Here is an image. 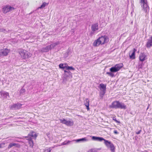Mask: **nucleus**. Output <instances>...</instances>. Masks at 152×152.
<instances>
[{"label":"nucleus","mask_w":152,"mask_h":152,"mask_svg":"<svg viewBox=\"0 0 152 152\" xmlns=\"http://www.w3.org/2000/svg\"><path fill=\"white\" fill-rule=\"evenodd\" d=\"M49 50H50V49L49 45L45 47L42 48L40 50V51L43 53L47 52Z\"/></svg>","instance_id":"obj_18"},{"label":"nucleus","mask_w":152,"mask_h":152,"mask_svg":"<svg viewBox=\"0 0 152 152\" xmlns=\"http://www.w3.org/2000/svg\"><path fill=\"white\" fill-rule=\"evenodd\" d=\"M100 44H101V43L99 38L95 40L93 43V45L94 46H98Z\"/></svg>","instance_id":"obj_24"},{"label":"nucleus","mask_w":152,"mask_h":152,"mask_svg":"<svg viewBox=\"0 0 152 152\" xmlns=\"http://www.w3.org/2000/svg\"><path fill=\"white\" fill-rule=\"evenodd\" d=\"M46 3L44 2L42 4L41 6V7H40V8H43L45 7L46 5Z\"/></svg>","instance_id":"obj_37"},{"label":"nucleus","mask_w":152,"mask_h":152,"mask_svg":"<svg viewBox=\"0 0 152 152\" xmlns=\"http://www.w3.org/2000/svg\"><path fill=\"white\" fill-rule=\"evenodd\" d=\"M98 26L97 23L93 24L91 26L92 31L90 32V34L91 36L94 34V32L98 30Z\"/></svg>","instance_id":"obj_9"},{"label":"nucleus","mask_w":152,"mask_h":152,"mask_svg":"<svg viewBox=\"0 0 152 152\" xmlns=\"http://www.w3.org/2000/svg\"><path fill=\"white\" fill-rule=\"evenodd\" d=\"M59 121L60 123L65 124L67 126H72L73 125V122L66 121L64 118L63 119H60Z\"/></svg>","instance_id":"obj_8"},{"label":"nucleus","mask_w":152,"mask_h":152,"mask_svg":"<svg viewBox=\"0 0 152 152\" xmlns=\"http://www.w3.org/2000/svg\"><path fill=\"white\" fill-rule=\"evenodd\" d=\"M99 39L101 41V45H103L107 42V39L108 38L107 36L104 35L101 36V37H99Z\"/></svg>","instance_id":"obj_11"},{"label":"nucleus","mask_w":152,"mask_h":152,"mask_svg":"<svg viewBox=\"0 0 152 152\" xmlns=\"http://www.w3.org/2000/svg\"><path fill=\"white\" fill-rule=\"evenodd\" d=\"M69 51H67L64 54V58H67L69 55Z\"/></svg>","instance_id":"obj_30"},{"label":"nucleus","mask_w":152,"mask_h":152,"mask_svg":"<svg viewBox=\"0 0 152 152\" xmlns=\"http://www.w3.org/2000/svg\"><path fill=\"white\" fill-rule=\"evenodd\" d=\"M145 46L148 48H149L152 47V35L149 38V39L147 40Z\"/></svg>","instance_id":"obj_13"},{"label":"nucleus","mask_w":152,"mask_h":152,"mask_svg":"<svg viewBox=\"0 0 152 152\" xmlns=\"http://www.w3.org/2000/svg\"><path fill=\"white\" fill-rule=\"evenodd\" d=\"M64 77L66 78L67 77H72V73L70 71H67L66 70H64Z\"/></svg>","instance_id":"obj_16"},{"label":"nucleus","mask_w":152,"mask_h":152,"mask_svg":"<svg viewBox=\"0 0 152 152\" xmlns=\"http://www.w3.org/2000/svg\"><path fill=\"white\" fill-rule=\"evenodd\" d=\"M106 74L107 75H108L111 77H113L115 76L114 74L113 73V72H107Z\"/></svg>","instance_id":"obj_32"},{"label":"nucleus","mask_w":152,"mask_h":152,"mask_svg":"<svg viewBox=\"0 0 152 152\" xmlns=\"http://www.w3.org/2000/svg\"><path fill=\"white\" fill-rule=\"evenodd\" d=\"M139 3L142 8V10L145 13H148L149 10V7L148 4L147 0H139Z\"/></svg>","instance_id":"obj_3"},{"label":"nucleus","mask_w":152,"mask_h":152,"mask_svg":"<svg viewBox=\"0 0 152 152\" xmlns=\"http://www.w3.org/2000/svg\"><path fill=\"white\" fill-rule=\"evenodd\" d=\"M113 120L115 121V122L118 124H120L121 122L120 121H118L117 120L116 118L115 117H113Z\"/></svg>","instance_id":"obj_35"},{"label":"nucleus","mask_w":152,"mask_h":152,"mask_svg":"<svg viewBox=\"0 0 152 152\" xmlns=\"http://www.w3.org/2000/svg\"><path fill=\"white\" fill-rule=\"evenodd\" d=\"M106 93V91H101L99 92V96L100 99H103L104 95Z\"/></svg>","instance_id":"obj_29"},{"label":"nucleus","mask_w":152,"mask_h":152,"mask_svg":"<svg viewBox=\"0 0 152 152\" xmlns=\"http://www.w3.org/2000/svg\"><path fill=\"white\" fill-rule=\"evenodd\" d=\"M1 145L0 144V148H1Z\"/></svg>","instance_id":"obj_41"},{"label":"nucleus","mask_w":152,"mask_h":152,"mask_svg":"<svg viewBox=\"0 0 152 152\" xmlns=\"http://www.w3.org/2000/svg\"><path fill=\"white\" fill-rule=\"evenodd\" d=\"M22 104L19 103L13 104L11 106V108L14 110H17L20 109L21 107Z\"/></svg>","instance_id":"obj_14"},{"label":"nucleus","mask_w":152,"mask_h":152,"mask_svg":"<svg viewBox=\"0 0 152 152\" xmlns=\"http://www.w3.org/2000/svg\"><path fill=\"white\" fill-rule=\"evenodd\" d=\"M10 50L7 48L0 50V57L7 56Z\"/></svg>","instance_id":"obj_10"},{"label":"nucleus","mask_w":152,"mask_h":152,"mask_svg":"<svg viewBox=\"0 0 152 152\" xmlns=\"http://www.w3.org/2000/svg\"><path fill=\"white\" fill-rule=\"evenodd\" d=\"M141 132V129H140L139 130L138 132H136L135 133L137 134H138L140 133Z\"/></svg>","instance_id":"obj_38"},{"label":"nucleus","mask_w":152,"mask_h":152,"mask_svg":"<svg viewBox=\"0 0 152 152\" xmlns=\"http://www.w3.org/2000/svg\"><path fill=\"white\" fill-rule=\"evenodd\" d=\"M104 143L108 148H109L111 152H115V147L113 144L110 141L107 140H105Z\"/></svg>","instance_id":"obj_5"},{"label":"nucleus","mask_w":152,"mask_h":152,"mask_svg":"<svg viewBox=\"0 0 152 152\" xmlns=\"http://www.w3.org/2000/svg\"><path fill=\"white\" fill-rule=\"evenodd\" d=\"M14 9V8L9 5H6L2 8V11L4 13H6Z\"/></svg>","instance_id":"obj_7"},{"label":"nucleus","mask_w":152,"mask_h":152,"mask_svg":"<svg viewBox=\"0 0 152 152\" xmlns=\"http://www.w3.org/2000/svg\"><path fill=\"white\" fill-rule=\"evenodd\" d=\"M146 56L144 53H141L140 54L139 58L140 60L143 62L146 59Z\"/></svg>","instance_id":"obj_17"},{"label":"nucleus","mask_w":152,"mask_h":152,"mask_svg":"<svg viewBox=\"0 0 152 152\" xmlns=\"http://www.w3.org/2000/svg\"><path fill=\"white\" fill-rule=\"evenodd\" d=\"M18 145H19V144L17 143H10L9 144V145L8 147V148L9 149H10L13 146H15L16 147H18Z\"/></svg>","instance_id":"obj_26"},{"label":"nucleus","mask_w":152,"mask_h":152,"mask_svg":"<svg viewBox=\"0 0 152 152\" xmlns=\"http://www.w3.org/2000/svg\"><path fill=\"white\" fill-rule=\"evenodd\" d=\"M113 132L115 134H119V132L116 130H114Z\"/></svg>","instance_id":"obj_40"},{"label":"nucleus","mask_w":152,"mask_h":152,"mask_svg":"<svg viewBox=\"0 0 152 152\" xmlns=\"http://www.w3.org/2000/svg\"><path fill=\"white\" fill-rule=\"evenodd\" d=\"M88 140L86 137L82 138L77 139L76 140H74L72 141H75L77 143L85 142Z\"/></svg>","instance_id":"obj_20"},{"label":"nucleus","mask_w":152,"mask_h":152,"mask_svg":"<svg viewBox=\"0 0 152 152\" xmlns=\"http://www.w3.org/2000/svg\"><path fill=\"white\" fill-rule=\"evenodd\" d=\"M144 65V64L142 62H139L138 64V69H142V66Z\"/></svg>","instance_id":"obj_31"},{"label":"nucleus","mask_w":152,"mask_h":152,"mask_svg":"<svg viewBox=\"0 0 152 152\" xmlns=\"http://www.w3.org/2000/svg\"><path fill=\"white\" fill-rule=\"evenodd\" d=\"M51 150H52L51 147H50L47 150V151L48 152H50Z\"/></svg>","instance_id":"obj_39"},{"label":"nucleus","mask_w":152,"mask_h":152,"mask_svg":"<svg viewBox=\"0 0 152 152\" xmlns=\"http://www.w3.org/2000/svg\"><path fill=\"white\" fill-rule=\"evenodd\" d=\"M66 70L67 71H69L70 70L74 71L75 70V69L72 66H69L67 64Z\"/></svg>","instance_id":"obj_27"},{"label":"nucleus","mask_w":152,"mask_h":152,"mask_svg":"<svg viewBox=\"0 0 152 152\" xmlns=\"http://www.w3.org/2000/svg\"><path fill=\"white\" fill-rule=\"evenodd\" d=\"M123 65L122 63L116 64L114 66L111 67L110 69V71L112 72H116L118 71L122 67Z\"/></svg>","instance_id":"obj_6"},{"label":"nucleus","mask_w":152,"mask_h":152,"mask_svg":"<svg viewBox=\"0 0 152 152\" xmlns=\"http://www.w3.org/2000/svg\"><path fill=\"white\" fill-rule=\"evenodd\" d=\"M19 53L21 58L23 59H27L30 57L31 54L25 50H22L19 51Z\"/></svg>","instance_id":"obj_4"},{"label":"nucleus","mask_w":152,"mask_h":152,"mask_svg":"<svg viewBox=\"0 0 152 152\" xmlns=\"http://www.w3.org/2000/svg\"><path fill=\"white\" fill-rule=\"evenodd\" d=\"M100 89L101 91H106V85L103 83H101L99 84Z\"/></svg>","instance_id":"obj_23"},{"label":"nucleus","mask_w":152,"mask_h":152,"mask_svg":"<svg viewBox=\"0 0 152 152\" xmlns=\"http://www.w3.org/2000/svg\"><path fill=\"white\" fill-rule=\"evenodd\" d=\"M1 32H3L4 33H6L7 32H9V30H8V31H7V30H6V29H4V28H2V29H1Z\"/></svg>","instance_id":"obj_36"},{"label":"nucleus","mask_w":152,"mask_h":152,"mask_svg":"<svg viewBox=\"0 0 152 152\" xmlns=\"http://www.w3.org/2000/svg\"><path fill=\"white\" fill-rule=\"evenodd\" d=\"M23 87L21 89L20 91V95L23 94L25 91V90L23 88Z\"/></svg>","instance_id":"obj_33"},{"label":"nucleus","mask_w":152,"mask_h":152,"mask_svg":"<svg viewBox=\"0 0 152 152\" xmlns=\"http://www.w3.org/2000/svg\"><path fill=\"white\" fill-rule=\"evenodd\" d=\"M137 51V50L135 48H134L132 51V53L131 55H129L130 58L132 59H135V53Z\"/></svg>","instance_id":"obj_21"},{"label":"nucleus","mask_w":152,"mask_h":152,"mask_svg":"<svg viewBox=\"0 0 152 152\" xmlns=\"http://www.w3.org/2000/svg\"><path fill=\"white\" fill-rule=\"evenodd\" d=\"M60 42L59 41L57 42H53L50 45H49L50 50L54 49L56 48L57 46L59 45Z\"/></svg>","instance_id":"obj_19"},{"label":"nucleus","mask_w":152,"mask_h":152,"mask_svg":"<svg viewBox=\"0 0 152 152\" xmlns=\"http://www.w3.org/2000/svg\"><path fill=\"white\" fill-rule=\"evenodd\" d=\"M109 107L110 108L121 109L124 110H125L127 108L126 105L124 103L117 101L113 102L111 104L109 105Z\"/></svg>","instance_id":"obj_1"},{"label":"nucleus","mask_w":152,"mask_h":152,"mask_svg":"<svg viewBox=\"0 0 152 152\" xmlns=\"http://www.w3.org/2000/svg\"><path fill=\"white\" fill-rule=\"evenodd\" d=\"M67 64H60L59 65V68L60 69H63L64 70L66 69Z\"/></svg>","instance_id":"obj_25"},{"label":"nucleus","mask_w":152,"mask_h":152,"mask_svg":"<svg viewBox=\"0 0 152 152\" xmlns=\"http://www.w3.org/2000/svg\"><path fill=\"white\" fill-rule=\"evenodd\" d=\"M89 101L88 99L87 98L84 101V104L86 106V108L88 110H89Z\"/></svg>","instance_id":"obj_22"},{"label":"nucleus","mask_w":152,"mask_h":152,"mask_svg":"<svg viewBox=\"0 0 152 152\" xmlns=\"http://www.w3.org/2000/svg\"><path fill=\"white\" fill-rule=\"evenodd\" d=\"M101 149V148H92L89 150L87 152H98V150H100Z\"/></svg>","instance_id":"obj_28"},{"label":"nucleus","mask_w":152,"mask_h":152,"mask_svg":"<svg viewBox=\"0 0 152 152\" xmlns=\"http://www.w3.org/2000/svg\"><path fill=\"white\" fill-rule=\"evenodd\" d=\"M92 139L93 140L99 142H102L104 140V142H105V140H106L104 138L102 137L94 136H92Z\"/></svg>","instance_id":"obj_15"},{"label":"nucleus","mask_w":152,"mask_h":152,"mask_svg":"<svg viewBox=\"0 0 152 152\" xmlns=\"http://www.w3.org/2000/svg\"><path fill=\"white\" fill-rule=\"evenodd\" d=\"M37 136L36 133L35 132L31 131L28 134V136L25 137V138H26L27 140L28 141V142L30 145V146H33L34 144L33 139H35Z\"/></svg>","instance_id":"obj_2"},{"label":"nucleus","mask_w":152,"mask_h":152,"mask_svg":"<svg viewBox=\"0 0 152 152\" xmlns=\"http://www.w3.org/2000/svg\"><path fill=\"white\" fill-rule=\"evenodd\" d=\"M0 94L3 99H6L7 98V97H10L9 93L3 91L0 92Z\"/></svg>","instance_id":"obj_12"},{"label":"nucleus","mask_w":152,"mask_h":152,"mask_svg":"<svg viewBox=\"0 0 152 152\" xmlns=\"http://www.w3.org/2000/svg\"><path fill=\"white\" fill-rule=\"evenodd\" d=\"M72 142V141H65L62 143L63 145H67L69 144L71 142Z\"/></svg>","instance_id":"obj_34"}]
</instances>
